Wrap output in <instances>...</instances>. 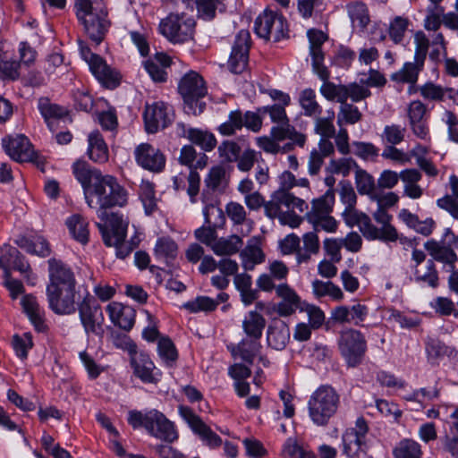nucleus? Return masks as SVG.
<instances>
[{
	"instance_id": "8",
	"label": "nucleus",
	"mask_w": 458,
	"mask_h": 458,
	"mask_svg": "<svg viewBox=\"0 0 458 458\" xmlns=\"http://www.w3.org/2000/svg\"><path fill=\"white\" fill-rule=\"evenodd\" d=\"M78 311L85 334L89 337L91 335L102 337L105 333V318L95 298L87 293L82 301L78 302Z\"/></svg>"
},
{
	"instance_id": "13",
	"label": "nucleus",
	"mask_w": 458,
	"mask_h": 458,
	"mask_svg": "<svg viewBox=\"0 0 458 458\" xmlns=\"http://www.w3.org/2000/svg\"><path fill=\"white\" fill-rule=\"evenodd\" d=\"M76 16L83 25L90 40L96 45H99L104 40L110 26L106 8L100 9V11L80 12Z\"/></svg>"
},
{
	"instance_id": "41",
	"label": "nucleus",
	"mask_w": 458,
	"mask_h": 458,
	"mask_svg": "<svg viewBox=\"0 0 458 458\" xmlns=\"http://www.w3.org/2000/svg\"><path fill=\"white\" fill-rule=\"evenodd\" d=\"M242 267L246 270H251L255 265L262 263L265 255L257 240L251 239L241 252Z\"/></svg>"
},
{
	"instance_id": "5",
	"label": "nucleus",
	"mask_w": 458,
	"mask_h": 458,
	"mask_svg": "<svg viewBox=\"0 0 458 458\" xmlns=\"http://www.w3.org/2000/svg\"><path fill=\"white\" fill-rule=\"evenodd\" d=\"M178 90L184 101V111L188 114H200L206 104L200 101L207 94L203 78L196 72L191 71L180 81Z\"/></svg>"
},
{
	"instance_id": "35",
	"label": "nucleus",
	"mask_w": 458,
	"mask_h": 458,
	"mask_svg": "<svg viewBox=\"0 0 458 458\" xmlns=\"http://www.w3.org/2000/svg\"><path fill=\"white\" fill-rule=\"evenodd\" d=\"M21 306L35 328L38 331H44L47 327L44 319V310L40 308L37 299L30 294L25 295L21 299Z\"/></svg>"
},
{
	"instance_id": "37",
	"label": "nucleus",
	"mask_w": 458,
	"mask_h": 458,
	"mask_svg": "<svg viewBox=\"0 0 458 458\" xmlns=\"http://www.w3.org/2000/svg\"><path fill=\"white\" fill-rule=\"evenodd\" d=\"M38 108L51 131L55 130L54 121L61 119L67 114L64 107L52 103L47 98H40L38 99Z\"/></svg>"
},
{
	"instance_id": "2",
	"label": "nucleus",
	"mask_w": 458,
	"mask_h": 458,
	"mask_svg": "<svg viewBox=\"0 0 458 458\" xmlns=\"http://www.w3.org/2000/svg\"><path fill=\"white\" fill-rule=\"evenodd\" d=\"M267 95L277 103L258 108L261 114H268L270 121L276 124L271 128V137L277 140H290L292 142L284 147V149H292L293 145L302 148L306 142V135L297 131L290 124L285 107L291 103V98L287 93L278 89H269Z\"/></svg>"
},
{
	"instance_id": "48",
	"label": "nucleus",
	"mask_w": 458,
	"mask_h": 458,
	"mask_svg": "<svg viewBox=\"0 0 458 458\" xmlns=\"http://www.w3.org/2000/svg\"><path fill=\"white\" fill-rule=\"evenodd\" d=\"M349 17L354 27L364 29L369 22V11L362 2H353L347 4Z\"/></svg>"
},
{
	"instance_id": "45",
	"label": "nucleus",
	"mask_w": 458,
	"mask_h": 458,
	"mask_svg": "<svg viewBox=\"0 0 458 458\" xmlns=\"http://www.w3.org/2000/svg\"><path fill=\"white\" fill-rule=\"evenodd\" d=\"M414 279L418 283L436 288L438 285V272L433 259H428L424 267L414 266Z\"/></svg>"
},
{
	"instance_id": "4",
	"label": "nucleus",
	"mask_w": 458,
	"mask_h": 458,
	"mask_svg": "<svg viewBox=\"0 0 458 458\" xmlns=\"http://www.w3.org/2000/svg\"><path fill=\"white\" fill-rule=\"evenodd\" d=\"M340 404V395L329 385L318 387L310 395L308 410L310 420L317 426H327L336 414Z\"/></svg>"
},
{
	"instance_id": "57",
	"label": "nucleus",
	"mask_w": 458,
	"mask_h": 458,
	"mask_svg": "<svg viewBox=\"0 0 458 458\" xmlns=\"http://www.w3.org/2000/svg\"><path fill=\"white\" fill-rule=\"evenodd\" d=\"M362 118V114L357 106L344 102L341 104L339 113L337 114V124L341 127L344 123L355 124Z\"/></svg>"
},
{
	"instance_id": "28",
	"label": "nucleus",
	"mask_w": 458,
	"mask_h": 458,
	"mask_svg": "<svg viewBox=\"0 0 458 458\" xmlns=\"http://www.w3.org/2000/svg\"><path fill=\"white\" fill-rule=\"evenodd\" d=\"M110 320L114 326L129 331L135 322V310L131 306L113 301L106 307Z\"/></svg>"
},
{
	"instance_id": "20",
	"label": "nucleus",
	"mask_w": 458,
	"mask_h": 458,
	"mask_svg": "<svg viewBox=\"0 0 458 458\" xmlns=\"http://www.w3.org/2000/svg\"><path fill=\"white\" fill-rule=\"evenodd\" d=\"M48 263L49 283L47 291L76 286L74 273L62 260L50 259Z\"/></svg>"
},
{
	"instance_id": "11",
	"label": "nucleus",
	"mask_w": 458,
	"mask_h": 458,
	"mask_svg": "<svg viewBox=\"0 0 458 458\" xmlns=\"http://www.w3.org/2000/svg\"><path fill=\"white\" fill-rule=\"evenodd\" d=\"M369 426L364 418L360 417L355 427L347 428L343 434V452L349 458H359L367 450Z\"/></svg>"
},
{
	"instance_id": "52",
	"label": "nucleus",
	"mask_w": 458,
	"mask_h": 458,
	"mask_svg": "<svg viewBox=\"0 0 458 458\" xmlns=\"http://www.w3.org/2000/svg\"><path fill=\"white\" fill-rule=\"evenodd\" d=\"M140 198L147 215L153 214L157 208V198L155 195L154 184L148 181L142 180L140 185Z\"/></svg>"
},
{
	"instance_id": "9",
	"label": "nucleus",
	"mask_w": 458,
	"mask_h": 458,
	"mask_svg": "<svg viewBox=\"0 0 458 458\" xmlns=\"http://www.w3.org/2000/svg\"><path fill=\"white\" fill-rule=\"evenodd\" d=\"M195 21L184 13H170L159 23V30L173 43H184L193 38Z\"/></svg>"
},
{
	"instance_id": "50",
	"label": "nucleus",
	"mask_w": 458,
	"mask_h": 458,
	"mask_svg": "<svg viewBox=\"0 0 458 458\" xmlns=\"http://www.w3.org/2000/svg\"><path fill=\"white\" fill-rule=\"evenodd\" d=\"M205 183L212 191H224L228 184L225 167L222 165L213 166L205 179Z\"/></svg>"
},
{
	"instance_id": "59",
	"label": "nucleus",
	"mask_w": 458,
	"mask_h": 458,
	"mask_svg": "<svg viewBox=\"0 0 458 458\" xmlns=\"http://www.w3.org/2000/svg\"><path fill=\"white\" fill-rule=\"evenodd\" d=\"M243 127V114L242 111H232L228 115V120L218 127V131L225 136H231L236 131Z\"/></svg>"
},
{
	"instance_id": "36",
	"label": "nucleus",
	"mask_w": 458,
	"mask_h": 458,
	"mask_svg": "<svg viewBox=\"0 0 458 458\" xmlns=\"http://www.w3.org/2000/svg\"><path fill=\"white\" fill-rule=\"evenodd\" d=\"M424 62L414 58L413 62H407L401 70L391 75V80L395 82L408 83L414 85L419 77V73L423 70Z\"/></svg>"
},
{
	"instance_id": "21",
	"label": "nucleus",
	"mask_w": 458,
	"mask_h": 458,
	"mask_svg": "<svg viewBox=\"0 0 458 458\" xmlns=\"http://www.w3.org/2000/svg\"><path fill=\"white\" fill-rule=\"evenodd\" d=\"M180 415L186 420L191 428L209 446L216 447L221 445L220 437L215 433L204 421L187 406L179 407Z\"/></svg>"
},
{
	"instance_id": "16",
	"label": "nucleus",
	"mask_w": 458,
	"mask_h": 458,
	"mask_svg": "<svg viewBox=\"0 0 458 458\" xmlns=\"http://www.w3.org/2000/svg\"><path fill=\"white\" fill-rule=\"evenodd\" d=\"M76 286L47 291L49 308L56 314L70 315L75 312Z\"/></svg>"
},
{
	"instance_id": "3",
	"label": "nucleus",
	"mask_w": 458,
	"mask_h": 458,
	"mask_svg": "<svg viewBox=\"0 0 458 458\" xmlns=\"http://www.w3.org/2000/svg\"><path fill=\"white\" fill-rule=\"evenodd\" d=\"M128 423L133 428H144L149 435L165 442L172 443L178 438L174 424L157 409L131 411Z\"/></svg>"
},
{
	"instance_id": "43",
	"label": "nucleus",
	"mask_w": 458,
	"mask_h": 458,
	"mask_svg": "<svg viewBox=\"0 0 458 458\" xmlns=\"http://www.w3.org/2000/svg\"><path fill=\"white\" fill-rule=\"evenodd\" d=\"M72 172L75 178L81 183L84 194L86 190L94 184V177L103 174L99 170L90 167L86 161L82 160H77L72 165Z\"/></svg>"
},
{
	"instance_id": "40",
	"label": "nucleus",
	"mask_w": 458,
	"mask_h": 458,
	"mask_svg": "<svg viewBox=\"0 0 458 458\" xmlns=\"http://www.w3.org/2000/svg\"><path fill=\"white\" fill-rule=\"evenodd\" d=\"M310 40V52L312 61V69L323 66L324 53L321 46L326 41L327 36L320 30H310L308 31Z\"/></svg>"
},
{
	"instance_id": "33",
	"label": "nucleus",
	"mask_w": 458,
	"mask_h": 458,
	"mask_svg": "<svg viewBox=\"0 0 458 458\" xmlns=\"http://www.w3.org/2000/svg\"><path fill=\"white\" fill-rule=\"evenodd\" d=\"M88 142V155L92 161L98 164L108 161V148L98 131H94L89 134Z\"/></svg>"
},
{
	"instance_id": "53",
	"label": "nucleus",
	"mask_w": 458,
	"mask_h": 458,
	"mask_svg": "<svg viewBox=\"0 0 458 458\" xmlns=\"http://www.w3.org/2000/svg\"><path fill=\"white\" fill-rule=\"evenodd\" d=\"M159 357L168 367H172L178 359L177 350L169 337L162 336L157 342Z\"/></svg>"
},
{
	"instance_id": "26",
	"label": "nucleus",
	"mask_w": 458,
	"mask_h": 458,
	"mask_svg": "<svg viewBox=\"0 0 458 458\" xmlns=\"http://www.w3.org/2000/svg\"><path fill=\"white\" fill-rule=\"evenodd\" d=\"M373 218L381 226L378 228L375 225L377 231L375 236L367 237L368 240H379L382 242H396L398 240V233L394 225L390 224L392 216L383 208L377 206V209L373 213Z\"/></svg>"
},
{
	"instance_id": "47",
	"label": "nucleus",
	"mask_w": 458,
	"mask_h": 458,
	"mask_svg": "<svg viewBox=\"0 0 458 458\" xmlns=\"http://www.w3.org/2000/svg\"><path fill=\"white\" fill-rule=\"evenodd\" d=\"M299 103L306 116L317 117L322 114V107L316 100V93L311 89L301 92Z\"/></svg>"
},
{
	"instance_id": "63",
	"label": "nucleus",
	"mask_w": 458,
	"mask_h": 458,
	"mask_svg": "<svg viewBox=\"0 0 458 458\" xmlns=\"http://www.w3.org/2000/svg\"><path fill=\"white\" fill-rule=\"evenodd\" d=\"M217 151L224 162L233 163L239 159L242 148L233 140H225L218 146Z\"/></svg>"
},
{
	"instance_id": "58",
	"label": "nucleus",
	"mask_w": 458,
	"mask_h": 458,
	"mask_svg": "<svg viewBox=\"0 0 458 458\" xmlns=\"http://www.w3.org/2000/svg\"><path fill=\"white\" fill-rule=\"evenodd\" d=\"M420 445L410 439L402 440L394 449L395 458H421Z\"/></svg>"
},
{
	"instance_id": "38",
	"label": "nucleus",
	"mask_w": 458,
	"mask_h": 458,
	"mask_svg": "<svg viewBox=\"0 0 458 458\" xmlns=\"http://www.w3.org/2000/svg\"><path fill=\"white\" fill-rule=\"evenodd\" d=\"M282 206L285 207L287 209L296 208L293 205V201L287 199L282 191H274L271 194L270 199L268 201L265 200V215L271 219L279 218L283 213L281 210Z\"/></svg>"
},
{
	"instance_id": "10",
	"label": "nucleus",
	"mask_w": 458,
	"mask_h": 458,
	"mask_svg": "<svg viewBox=\"0 0 458 458\" xmlns=\"http://www.w3.org/2000/svg\"><path fill=\"white\" fill-rule=\"evenodd\" d=\"M80 52L83 60L88 64L89 70L100 83L110 89L119 85V72L107 65L100 55L92 53L90 48L82 41H80Z\"/></svg>"
},
{
	"instance_id": "56",
	"label": "nucleus",
	"mask_w": 458,
	"mask_h": 458,
	"mask_svg": "<svg viewBox=\"0 0 458 458\" xmlns=\"http://www.w3.org/2000/svg\"><path fill=\"white\" fill-rule=\"evenodd\" d=\"M355 184L360 195H369L371 199V195L375 194V180L373 176L360 167H357L355 170Z\"/></svg>"
},
{
	"instance_id": "42",
	"label": "nucleus",
	"mask_w": 458,
	"mask_h": 458,
	"mask_svg": "<svg viewBox=\"0 0 458 458\" xmlns=\"http://www.w3.org/2000/svg\"><path fill=\"white\" fill-rule=\"evenodd\" d=\"M334 203L335 193L333 191L328 190L324 195L312 200L311 209L305 215L306 219H310L311 216L318 217L330 215Z\"/></svg>"
},
{
	"instance_id": "27",
	"label": "nucleus",
	"mask_w": 458,
	"mask_h": 458,
	"mask_svg": "<svg viewBox=\"0 0 458 458\" xmlns=\"http://www.w3.org/2000/svg\"><path fill=\"white\" fill-rule=\"evenodd\" d=\"M268 271L269 274H262L257 279V286L266 293L272 292L277 286L275 280H285L289 274L287 266L281 260L269 261Z\"/></svg>"
},
{
	"instance_id": "60",
	"label": "nucleus",
	"mask_w": 458,
	"mask_h": 458,
	"mask_svg": "<svg viewBox=\"0 0 458 458\" xmlns=\"http://www.w3.org/2000/svg\"><path fill=\"white\" fill-rule=\"evenodd\" d=\"M21 246V248L25 249L27 252L40 257H47L51 252L48 242L42 236H37L30 240H25L24 243Z\"/></svg>"
},
{
	"instance_id": "17",
	"label": "nucleus",
	"mask_w": 458,
	"mask_h": 458,
	"mask_svg": "<svg viewBox=\"0 0 458 458\" xmlns=\"http://www.w3.org/2000/svg\"><path fill=\"white\" fill-rule=\"evenodd\" d=\"M274 291L276 296L280 300L275 304L274 310L280 317L293 315L297 310H301L304 303L296 291L286 283L277 284Z\"/></svg>"
},
{
	"instance_id": "15",
	"label": "nucleus",
	"mask_w": 458,
	"mask_h": 458,
	"mask_svg": "<svg viewBox=\"0 0 458 458\" xmlns=\"http://www.w3.org/2000/svg\"><path fill=\"white\" fill-rule=\"evenodd\" d=\"M250 44L249 30H241L234 38L227 63L228 68L233 73L239 74L246 69Z\"/></svg>"
},
{
	"instance_id": "7",
	"label": "nucleus",
	"mask_w": 458,
	"mask_h": 458,
	"mask_svg": "<svg viewBox=\"0 0 458 458\" xmlns=\"http://www.w3.org/2000/svg\"><path fill=\"white\" fill-rule=\"evenodd\" d=\"M338 348L347 366L355 368L364 359L367 341L359 330L349 328L340 333Z\"/></svg>"
},
{
	"instance_id": "25",
	"label": "nucleus",
	"mask_w": 458,
	"mask_h": 458,
	"mask_svg": "<svg viewBox=\"0 0 458 458\" xmlns=\"http://www.w3.org/2000/svg\"><path fill=\"white\" fill-rule=\"evenodd\" d=\"M313 72L323 81L319 91L321 95L329 101H337L341 104L346 102L345 85L335 84L329 81L330 72L326 65L312 69Z\"/></svg>"
},
{
	"instance_id": "19",
	"label": "nucleus",
	"mask_w": 458,
	"mask_h": 458,
	"mask_svg": "<svg viewBox=\"0 0 458 458\" xmlns=\"http://www.w3.org/2000/svg\"><path fill=\"white\" fill-rule=\"evenodd\" d=\"M143 116L147 131L155 133L171 123L173 114L169 112L165 103L159 101L147 105Z\"/></svg>"
},
{
	"instance_id": "18",
	"label": "nucleus",
	"mask_w": 458,
	"mask_h": 458,
	"mask_svg": "<svg viewBox=\"0 0 458 458\" xmlns=\"http://www.w3.org/2000/svg\"><path fill=\"white\" fill-rule=\"evenodd\" d=\"M425 250L432 257L433 261L442 262L445 265L450 266L451 269L454 267V263L458 258L454 250V244L452 242V238L447 233V229L444 234V240L436 241L428 240L424 243Z\"/></svg>"
},
{
	"instance_id": "22",
	"label": "nucleus",
	"mask_w": 458,
	"mask_h": 458,
	"mask_svg": "<svg viewBox=\"0 0 458 458\" xmlns=\"http://www.w3.org/2000/svg\"><path fill=\"white\" fill-rule=\"evenodd\" d=\"M134 154L138 165L144 169L153 172H160L165 167V156L159 149L155 148L148 143H142L139 145L136 148Z\"/></svg>"
},
{
	"instance_id": "44",
	"label": "nucleus",
	"mask_w": 458,
	"mask_h": 458,
	"mask_svg": "<svg viewBox=\"0 0 458 458\" xmlns=\"http://www.w3.org/2000/svg\"><path fill=\"white\" fill-rule=\"evenodd\" d=\"M242 245V239L236 234H232L217 239L212 246V250L217 256H231L237 253Z\"/></svg>"
},
{
	"instance_id": "30",
	"label": "nucleus",
	"mask_w": 458,
	"mask_h": 458,
	"mask_svg": "<svg viewBox=\"0 0 458 458\" xmlns=\"http://www.w3.org/2000/svg\"><path fill=\"white\" fill-rule=\"evenodd\" d=\"M171 58L166 54L157 53L146 60L143 64L146 72L155 82H165L167 80L166 69L171 65Z\"/></svg>"
},
{
	"instance_id": "62",
	"label": "nucleus",
	"mask_w": 458,
	"mask_h": 458,
	"mask_svg": "<svg viewBox=\"0 0 458 458\" xmlns=\"http://www.w3.org/2000/svg\"><path fill=\"white\" fill-rule=\"evenodd\" d=\"M300 310L307 314L308 324L313 327L314 329L317 330L324 325L326 315L319 307L304 301Z\"/></svg>"
},
{
	"instance_id": "1",
	"label": "nucleus",
	"mask_w": 458,
	"mask_h": 458,
	"mask_svg": "<svg viewBox=\"0 0 458 458\" xmlns=\"http://www.w3.org/2000/svg\"><path fill=\"white\" fill-rule=\"evenodd\" d=\"M94 177V184L86 190L85 199L91 208H98L100 220L109 224L110 216L107 208L123 207L128 201V193L117 180L109 174H98Z\"/></svg>"
},
{
	"instance_id": "61",
	"label": "nucleus",
	"mask_w": 458,
	"mask_h": 458,
	"mask_svg": "<svg viewBox=\"0 0 458 458\" xmlns=\"http://www.w3.org/2000/svg\"><path fill=\"white\" fill-rule=\"evenodd\" d=\"M420 96L427 101L442 102L445 99V90L440 85L428 81L418 89Z\"/></svg>"
},
{
	"instance_id": "24",
	"label": "nucleus",
	"mask_w": 458,
	"mask_h": 458,
	"mask_svg": "<svg viewBox=\"0 0 458 458\" xmlns=\"http://www.w3.org/2000/svg\"><path fill=\"white\" fill-rule=\"evenodd\" d=\"M130 355L134 375L144 383L156 382L157 379L154 376L156 368L148 354L138 352L136 346H133L130 350Z\"/></svg>"
},
{
	"instance_id": "64",
	"label": "nucleus",
	"mask_w": 458,
	"mask_h": 458,
	"mask_svg": "<svg viewBox=\"0 0 458 458\" xmlns=\"http://www.w3.org/2000/svg\"><path fill=\"white\" fill-rule=\"evenodd\" d=\"M183 307L192 313H197L199 311H213L216 309L217 303L210 297L199 296L184 303Z\"/></svg>"
},
{
	"instance_id": "49",
	"label": "nucleus",
	"mask_w": 458,
	"mask_h": 458,
	"mask_svg": "<svg viewBox=\"0 0 458 458\" xmlns=\"http://www.w3.org/2000/svg\"><path fill=\"white\" fill-rule=\"evenodd\" d=\"M187 138L193 144L199 146L205 151H211L216 145V140L214 134L199 129H189Z\"/></svg>"
},
{
	"instance_id": "14",
	"label": "nucleus",
	"mask_w": 458,
	"mask_h": 458,
	"mask_svg": "<svg viewBox=\"0 0 458 458\" xmlns=\"http://www.w3.org/2000/svg\"><path fill=\"white\" fill-rule=\"evenodd\" d=\"M2 147L17 162H35L38 157L30 140L23 134L6 135L2 139Z\"/></svg>"
},
{
	"instance_id": "46",
	"label": "nucleus",
	"mask_w": 458,
	"mask_h": 458,
	"mask_svg": "<svg viewBox=\"0 0 458 458\" xmlns=\"http://www.w3.org/2000/svg\"><path fill=\"white\" fill-rule=\"evenodd\" d=\"M178 247L176 242L169 237H162L157 241L154 255L157 259L168 263L170 259L177 256Z\"/></svg>"
},
{
	"instance_id": "31",
	"label": "nucleus",
	"mask_w": 458,
	"mask_h": 458,
	"mask_svg": "<svg viewBox=\"0 0 458 458\" xmlns=\"http://www.w3.org/2000/svg\"><path fill=\"white\" fill-rule=\"evenodd\" d=\"M290 340V328L282 320H273L267 330V342L271 348L284 350Z\"/></svg>"
},
{
	"instance_id": "34",
	"label": "nucleus",
	"mask_w": 458,
	"mask_h": 458,
	"mask_svg": "<svg viewBox=\"0 0 458 458\" xmlns=\"http://www.w3.org/2000/svg\"><path fill=\"white\" fill-rule=\"evenodd\" d=\"M262 345L260 339L246 337L232 349V354L240 357L249 364H252L256 356L260 353Z\"/></svg>"
},
{
	"instance_id": "39",
	"label": "nucleus",
	"mask_w": 458,
	"mask_h": 458,
	"mask_svg": "<svg viewBox=\"0 0 458 458\" xmlns=\"http://www.w3.org/2000/svg\"><path fill=\"white\" fill-rule=\"evenodd\" d=\"M266 327L265 318L257 310H250L242 320V329L247 337L260 339Z\"/></svg>"
},
{
	"instance_id": "54",
	"label": "nucleus",
	"mask_w": 458,
	"mask_h": 458,
	"mask_svg": "<svg viewBox=\"0 0 458 458\" xmlns=\"http://www.w3.org/2000/svg\"><path fill=\"white\" fill-rule=\"evenodd\" d=\"M445 8L442 5H428L426 9L424 28L437 31L444 24Z\"/></svg>"
},
{
	"instance_id": "29",
	"label": "nucleus",
	"mask_w": 458,
	"mask_h": 458,
	"mask_svg": "<svg viewBox=\"0 0 458 458\" xmlns=\"http://www.w3.org/2000/svg\"><path fill=\"white\" fill-rule=\"evenodd\" d=\"M343 218L348 226L353 227L357 225L361 232L362 235L367 237H373L376 233L375 225L372 224L370 217L359 211L356 207L345 208L342 213Z\"/></svg>"
},
{
	"instance_id": "32",
	"label": "nucleus",
	"mask_w": 458,
	"mask_h": 458,
	"mask_svg": "<svg viewBox=\"0 0 458 458\" xmlns=\"http://www.w3.org/2000/svg\"><path fill=\"white\" fill-rule=\"evenodd\" d=\"M421 173L415 169H405L400 173V180L403 182V195L417 199L423 195V189L418 184L421 180Z\"/></svg>"
},
{
	"instance_id": "51",
	"label": "nucleus",
	"mask_w": 458,
	"mask_h": 458,
	"mask_svg": "<svg viewBox=\"0 0 458 458\" xmlns=\"http://www.w3.org/2000/svg\"><path fill=\"white\" fill-rule=\"evenodd\" d=\"M66 225L72 237L82 244L89 241L88 224L83 217L79 215L71 216Z\"/></svg>"
},
{
	"instance_id": "12",
	"label": "nucleus",
	"mask_w": 458,
	"mask_h": 458,
	"mask_svg": "<svg viewBox=\"0 0 458 458\" xmlns=\"http://www.w3.org/2000/svg\"><path fill=\"white\" fill-rule=\"evenodd\" d=\"M285 20L282 15L266 10L259 14L254 24V30L258 37L266 40L279 41L285 36Z\"/></svg>"
},
{
	"instance_id": "23",
	"label": "nucleus",
	"mask_w": 458,
	"mask_h": 458,
	"mask_svg": "<svg viewBox=\"0 0 458 458\" xmlns=\"http://www.w3.org/2000/svg\"><path fill=\"white\" fill-rule=\"evenodd\" d=\"M310 182L308 179L301 178L296 179L295 176L289 171H284L279 175V187L276 191H282L287 199L293 201V205L300 212H304L308 209V204L301 198L296 197L291 191L294 187H302L309 189Z\"/></svg>"
},
{
	"instance_id": "55",
	"label": "nucleus",
	"mask_w": 458,
	"mask_h": 458,
	"mask_svg": "<svg viewBox=\"0 0 458 458\" xmlns=\"http://www.w3.org/2000/svg\"><path fill=\"white\" fill-rule=\"evenodd\" d=\"M326 117L320 115L314 117V131L320 136V138L334 137L335 135V128L334 125L335 112L327 110Z\"/></svg>"
},
{
	"instance_id": "6",
	"label": "nucleus",
	"mask_w": 458,
	"mask_h": 458,
	"mask_svg": "<svg viewBox=\"0 0 458 458\" xmlns=\"http://www.w3.org/2000/svg\"><path fill=\"white\" fill-rule=\"evenodd\" d=\"M128 225L129 221L118 214L110 216L108 225L98 224L105 244L114 247L119 259H125L133 250V246L124 242Z\"/></svg>"
}]
</instances>
